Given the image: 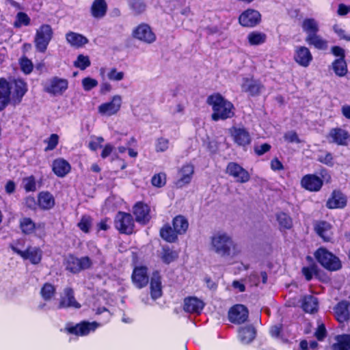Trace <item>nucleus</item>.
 Returning <instances> with one entry per match:
<instances>
[{
  "mask_svg": "<svg viewBox=\"0 0 350 350\" xmlns=\"http://www.w3.org/2000/svg\"><path fill=\"white\" fill-rule=\"evenodd\" d=\"M238 21L241 26L253 28L261 23L262 16L258 10L247 8L239 15Z\"/></svg>",
  "mask_w": 350,
  "mask_h": 350,
  "instance_id": "12",
  "label": "nucleus"
},
{
  "mask_svg": "<svg viewBox=\"0 0 350 350\" xmlns=\"http://www.w3.org/2000/svg\"><path fill=\"white\" fill-rule=\"evenodd\" d=\"M81 304L76 300L75 297V292L72 288L66 287L64 289L63 295L60 297L57 308H74L79 309L81 308Z\"/></svg>",
  "mask_w": 350,
  "mask_h": 350,
  "instance_id": "22",
  "label": "nucleus"
},
{
  "mask_svg": "<svg viewBox=\"0 0 350 350\" xmlns=\"http://www.w3.org/2000/svg\"><path fill=\"white\" fill-rule=\"evenodd\" d=\"M30 23L31 19L27 14L23 12H19L16 14L14 25L15 27H21L22 25L28 26L30 25Z\"/></svg>",
  "mask_w": 350,
  "mask_h": 350,
  "instance_id": "50",
  "label": "nucleus"
},
{
  "mask_svg": "<svg viewBox=\"0 0 350 350\" xmlns=\"http://www.w3.org/2000/svg\"><path fill=\"white\" fill-rule=\"evenodd\" d=\"M331 228V224L326 221H320L314 227L317 234L325 242H329L332 239Z\"/></svg>",
  "mask_w": 350,
  "mask_h": 350,
  "instance_id": "32",
  "label": "nucleus"
},
{
  "mask_svg": "<svg viewBox=\"0 0 350 350\" xmlns=\"http://www.w3.org/2000/svg\"><path fill=\"white\" fill-rule=\"evenodd\" d=\"M92 226V218L90 216L83 215L77 224L79 228L85 233H88Z\"/></svg>",
  "mask_w": 350,
  "mask_h": 350,
  "instance_id": "52",
  "label": "nucleus"
},
{
  "mask_svg": "<svg viewBox=\"0 0 350 350\" xmlns=\"http://www.w3.org/2000/svg\"><path fill=\"white\" fill-rule=\"evenodd\" d=\"M317 161L328 167H333L334 165L333 155L329 152H327L324 155H319Z\"/></svg>",
  "mask_w": 350,
  "mask_h": 350,
  "instance_id": "57",
  "label": "nucleus"
},
{
  "mask_svg": "<svg viewBox=\"0 0 350 350\" xmlns=\"http://www.w3.org/2000/svg\"><path fill=\"white\" fill-rule=\"evenodd\" d=\"M241 88L242 92L254 97L260 95L261 91L264 89V85L259 80L254 79L253 77H245L243 79Z\"/></svg>",
  "mask_w": 350,
  "mask_h": 350,
  "instance_id": "23",
  "label": "nucleus"
},
{
  "mask_svg": "<svg viewBox=\"0 0 350 350\" xmlns=\"http://www.w3.org/2000/svg\"><path fill=\"white\" fill-rule=\"evenodd\" d=\"M332 29L340 40H343L347 42L350 41V33H346L345 30L343 29L340 25H334Z\"/></svg>",
  "mask_w": 350,
  "mask_h": 350,
  "instance_id": "54",
  "label": "nucleus"
},
{
  "mask_svg": "<svg viewBox=\"0 0 350 350\" xmlns=\"http://www.w3.org/2000/svg\"><path fill=\"white\" fill-rule=\"evenodd\" d=\"M47 146L44 148V151L48 152L54 150L59 143V136L57 134H51L49 138L44 140Z\"/></svg>",
  "mask_w": 350,
  "mask_h": 350,
  "instance_id": "53",
  "label": "nucleus"
},
{
  "mask_svg": "<svg viewBox=\"0 0 350 350\" xmlns=\"http://www.w3.org/2000/svg\"><path fill=\"white\" fill-rule=\"evenodd\" d=\"M205 304L202 300L195 296H188L184 299L183 310L190 314H201Z\"/></svg>",
  "mask_w": 350,
  "mask_h": 350,
  "instance_id": "26",
  "label": "nucleus"
},
{
  "mask_svg": "<svg viewBox=\"0 0 350 350\" xmlns=\"http://www.w3.org/2000/svg\"><path fill=\"white\" fill-rule=\"evenodd\" d=\"M206 103L212 107L211 120L217 122L226 120L234 116V106L221 94L214 93L208 96Z\"/></svg>",
  "mask_w": 350,
  "mask_h": 350,
  "instance_id": "2",
  "label": "nucleus"
},
{
  "mask_svg": "<svg viewBox=\"0 0 350 350\" xmlns=\"http://www.w3.org/2000/svg\"><path fill=\"white\" fill-rule=\"evenodd\" d=\"M70 170V164L63 158L55 159L52 162V171L57 177H65Z\"/></svg>",
  "mask_w": 350,
  "mask_h": 350,
  "instance_id": "28",
  "label": "nucleus"
},
{
  "mask_svg": "<svg viewBox=\"0 0 350 350\" xmlns=\"http://www.w3.org/2000/svg\"><path fill=\"white\" fill-rule=\"evenodd\" d=\"M53 36V31L50 25L42 24L36 29L34 45L38 52L44 53Z\"/></svg>",
  "mask_w": 350,
  "mask_h": 350,
  "instance_id": "8",
  "label": "nucleus"
},
{
  "mask_svg": "<svg viewBox=\"0 0 350 350\" xmlns=\"http://www.w3.org/2000/svg\"><path fill=\"white\" fill-rule=\"evenodd\" d=\"M226 173L239 183H245L250 180L248 171L237 162H229L226 168Z\"/></svg>",
  "mask_w": 350,
  "mask_h": 350,
  "instance_id": "13",
  "label": "nucleus"
},
{
  "mask_svg": "<svg viewBox=\"0 0 350 350\" xmlns=\"http://www.w3.org/2000/svg\"><path fill=\"white\" fill-rule=\"evenodd\" d=\"M319 302L316 297L306 295L302 299L301 308L305 312L313 314L318 310Z\"/></svg>",
  "mask_w": 350,
  "mask_h": 350,
  "instance_id": "36",
  "label": "nucleus"
},
{
  "mask_svg": "<svg viewBox=\"0 0 350 350\" xmlns=\"http://www.w3.org/2000/svg\"><path fill=\"white\" fill-rule=\"evenodd\" d=\"M122 98L120 95L113 96L109 102L102 103L98 107V111L103 116H111L120 109Z\"/></svg>",
  "mask_w": 350,
  "mask_h": 350,
  "instance_id": "19",
  "label": "nucleus"
},
{
  "mask_svg": "<svg viewBox=\"0 0 350 350\" xmlns=\"http://www.w3.org/2000/svg\"><path fill=\"white\" fill-rule=\"evenodd\" d=\"M10 247L14 253L19 255L23 260H29L32 265H38L42 260V251L39 247L28 246L24 251L12 244L10 245Z\"/></svg>",
  "mask_w": 350,
  "mask_h": 350,
  "instance_id": "11",
  "label": "nucleus"
},
{
  "mask_svg": "<svg viewBox=\"0 0 350 350\" xmlns=\"http://www.w3.org/2000/svg\"><path fill=\"white\" fill-rule=\"evenodd\" d=\"M98 325L99 324L96 321H82L76 325L68 324L65 327V331L69 334L85 336H88L90 332H94Z\"/></svg>",
  "mask_w": 350,
  "mask_h": 350,
  "instance_id": "10",
  "label": "nucleus"
},
{
  "mask_svg": "<svg viewBox=\"0 0 350 350\" xmlns=\"http://www.w3.org/2000/svg\"><path fill=\"white\" fill-rule=\"evenodd\" d=\"M276 219L281 228L290 230L293 228V219L288 214L279 212L276 214Z\"/></svg>",
  "mask_w": 350,
  "mask_h": 350,
  "instance_id": "46",
  "label": "nucleus"
},
{
  "mask_svg": "<svg viewBox=\"0 0 350 350\" xmlns=\"http://www.w3.org/2000/svg\"><path fill=\"white\" fill-rule=\"evenodd\" d=\"M107 9L105 0H94L90 8V13L95 18H102L106 15Z\"/></svg>",
  "mask_w": 350,
  "mask_h": 350,
  "instance_id": "34",
  "label": "nucleus"
},
{
  "mask_svg": "<svg viewBox=\"0 0 350 350\" xmlns=\"http://www.w3.org/2000/svg\"><path fill=\"white\" fill-rule=\"evenodd\" d=\"M331 52L335 57H338V59L345 58V51L344 49L339 46H333L331 48Z\"/></svg>",
  "mask_w": 350,
  "mask_h": 350,
  "instance_id": "63",
  "label": "nucleus"
},
{
  "mask_svg": "<svg viewBox=\"0 0 350 350\" xmlns=\"http://www.w3.org/2000/svg\"><path fill=\"white\" fill-rule=\"evenodd\" d=\"M230 133L234 142L237 146L245 147L251 144L250 134L245 128L232 126L230 129Z\"/></svg>",
  "mask_w": 350,
  "mask_h": 350,
  "instance_id": "21",
  "label": "nucleus"
},
{
  "mask_svg": "<svg viewBox=\"0 0 350 350\" xmlns=\"http://www.w3.org/2000/svg\"><path fill=\"white\" fill-rule=\"evenodd\" d=\"M293 59L299 66L307 68L312 62L313 57L308 48L305 46H298L295 49Z\"/></svg>",
  "mask_w": 350,
  "mask_h": 350,
  "instance_id": "25",
  "label": "nucleus"
},
{
  "mask_svg": "<svg viewBox=\"0 0 350 350\" xmlns=\"http://www.w3.org/2000/svg\"><path fill=\"white\" fill-rule=\"evenodd\" d=\"M305 40L310 46H312L318 50L324 51L327 49V41L318 35V33L307 35Z\"/></svg>",
  "mask_w": 350,
  "mask_h": 350,
  "instance_id": "37",
  "label": "nucleus"
},
{
  "mask_svg": "<svg viewBox=\"0 0 350 350\" xmlns=\"http://www.w3.org/2000/svg\"><path fill=\"white\" fill-rule=\"evenodd\" d=\"M68 88V81L66 79L54 77L44 87V91L52 96L62 95Z\"/></svg>",
  "mask_w": 350,
  "mask_h": 350,
  "instance_id": "16",
  "label": "nucleus"
},
{
  "mask_svg": "<svg viewBox=\"0 0 350 350\" xmlns=\"http://www.w3.org/2000/svg\"><path fill=\"white\" fill-rule=\"evenodd\" d=\"M152 185L157 188L163 187L166 183V174L164 172L155 174L151 178Z\"/></svg>",
  "mask_w": 350,
  "mask_h": 350,
  "instance_id": "51",
  "label": "nucleus"
},
{
  "mask_svg": "<svg viewBox=\"0 0 350 350\" xmlns=\"http://www.w3.org/2000/svg\"><path fill=\"white\" fill-rule=\"evenodd\" d=\"M63 264L67 271L77 274L83 270L90 269L92 262L89 256L78 258L72 254H69L64 258Z\"/></svg>",
  "mask_w": 350,
  "mask_h": 350,
  "instance_id": "7",
  "label": "nucleus"
},
{
  "mask_svg": "<svg viewBox=\"0 0 350 350\" xmlns=\"http://www.w3.org/2000/svg\"><path fill=\"white\" fill-rule=\"evenodd\" d=\"M75 67L79 68L81 70H84L91 65V62L89 56L79 54L76 60L73 62Z\"/></svg>",
  "mask_w": 350,
  "mask_h": 350,
  "instance_id": "49",
  "label": "nucleus"
},
{
  "mask_svg": "<svg viewBox=\"0 0 350 350\" xmlns=\"http://www.w3.org/2000/svg\"><path fill=\"white\" fill-rule=\"evenodd\" d=\"M28 92V84L21 77H0V112L5 110L11 102L19 105Z\"/></svg>",
  "mask_w": 350,
  "mask_h": 350,
  "instance_id": "1",
  "label": "nucleus"
},
{
  "mask_svg": "<svg viewBox=\"0 0 350 350\" xmlns=\"http://www.w3.org/2000/svg\"><path fill=\"white\" fill-rule=\"evenodd\" d=\"M314 255L317 262L329 271H338L342 268L339 258L325 247L317 249Z\"/></svg>",
  "mask_w": 350,
  "mask_h": 350,
  "instance_id": "5",
  "label": "nucleus"
},
{
  "mask_svg": "<svg viewBox=\"0 0 350 350\" xmlns=\"http://www.w3.org/2000/svg\"><path fill=\"white\" fill-rule=\"evenodd\" d=\"M247 40L251 46L260 45L266 42L267 35L261 31H252L248 33Z\"/></svg>",
  "mask_w": 350,
  "mask_h": 350,
  "instance_id": "41",
  "label": "nucleus"
},
{
  "mask_svg": "<svg viewBox=\"0 0 350 350\" xmlns=\"http://www.w3.org/2000/svg\"><path fill=\"white\" fill-rule=\"evenodd\" d=\"M212 250L221 258H232L239 253L237 244L232 238L226 233H216L211 237Z\"/></svg>",
  "mask_w": 350,
  "mask_h": 350,
  "instance_id": "3",
  "label": "nucleus"
},
{
  "mask_svg": "<svg viewBox=\"0 0 350 350\" xmlns=\"http://www.w3.org/2000/svg\"><path fill=\"white\" fill-rule=\"evenodd\" d=\"M350 304L347 301H339L334 308L336 320L340 323H344L349 319L350 314L349 306Z\"/></svg>",
  "mask_w": 350,
  "mask_h": 350,
  "instance_id": "31",
  "label": "nucleus"
},
{
  "mask_svg": "<svg viewBox=\"0 0 350 350\" xmlns=\"http://www.w3.org/2000/svg\"><path fill=\"white\" fill-rule=\"evenodd\" d=\"M114 226L120 234L131 235L135 232V220L129 213L118 211L114 219Z\"/></svg>",
  "mask_w": 350,
  "mask_h": 350,
  "instance_id": "9",
  "label": "nucleus"
},
{
  "mask_svg": "<svg viewBox=\"0 0 350 350\" xmlns=\"http://www.w3.org/2000/svg\"><path fill=\"white\" fill-rule=\"evenodd\" d=\"M18 226L22 234L28 236L35 234L37 229L44 228V224H36L29 217H22L18 221Z\"/></svg>",
  "mask_w": 350,
  "mask_h": 350,
  "instance_id": "27",
  "label": "nucleus"
},
{
  "mask_svg": "<svg viewBox=\"0 0 350 350\" xmlns=\"http://www.w3.org/2000/svg\"><path fill=\"white\" fill-rule=\"evenodd\" d=\"M172 227L169 223L165 224L159 230V235L167 243H176L178 239V235L185 234L189 228L187 219L182 215L175 216L172 221Z\"/></svg>",
  "mask_w": 350,
  "mask_h": 350,
  "instance_id": "4",
  "label": "nucleus"
},
{
  "mask_svg": "<svg viewBox=\"0 0 350 350\" xmlns=\"http://www.w3.org/2000/svg\"><path fill=\"white\" fill-rule=\"evenodd\" d=\"M321 177L315 174H307L302 176L300 180L301 187L310 192H318L321 190L323 186V178L327 176V180L331 178V176L325 168L320 170Z\"/></svg>",
  "mask_w": 350,
  "mask_h": 350,
  "instance_id": "6",
  "label": "nucleus"
},
{
  "mask_svg": "<svg viewBox=\"0 0 350 350\" xmlns=\"http://www.w3.org/2000/svg\"><path fill=\"white\" fill-rule=\"evenodd\" d=\"M133 284L137 288H143L146 286L149 282L148 268L146 266L135 267L131 275Z\"/></svg>",
  "mask_w": 350,
  "mask_h": 350,
  "instance_id": "24",
  "label": "nucleus"
},
{
  "mask_svg": "<svg viewBox=\"0 0 350 350\" xmlns=\"http://www.w3.org/2000/svg\"><path fill=\"white\" fill-rule=\"evenodd\" d=\"M256 329L252 325L241 327L239 329V338L243 344H249L252 342L256 337Z\"/></svg>",
  "mask_w": 350,
  "mask_h": 350,
  "instance_id": "35",
  "label": "nucleus"
},
{
  "mask_svg": "<svg viewBox=\"0 0 350 350\" xmlns=\"http://www.w3.org/2000/svg\"><path fill=\"white\" fill-rule=\"evenodd\" d=\"M180 177L177 180L176 185L182 187L191 183L194 173V167L191 163L184 164L179 170Z\"/></svg>",
  "mask_w": 350,
  "mask_h": 350,
  "instance_id": "29",
  "label": "nucleus"
},
{
  "mask_svg": "<svg viewBox=\"0 0 350 350\" xmlns=\"http://www.w3.org/2000/svg\"><path fill=\"white\" fill-rule=\"evenodd\" d=\"M228 319L234 324H242L247 321L249 310L243 304H235L228 311Z\"/></svg>",
  "mask_w": 350,
  "mask_h": 350,
  "instance_id": "17",
  "label": "nucleus"
},
{
  "mask_svg": "<svg viewBox=\"0 0 350 350\" xmlns=\"http://www.w3.org/2000/svg\"><path fill=\"white\" fill-rule=\"evenodd\" d=\"M25 205L31 210H36L38 202H36V198L33 196H29L25 198Z\"/></svg>",
  "mask_w": 350,
  "mask_h": 350,
  "instance_id": "64",
  "label": "nucleus"
},
{
  "mask_svg": "<svg viewBox=\"0 0 350 350\" xmlns=\"http://www.w3.org/2000/svg\"><path fill=\"white\" fill-rule=\"evenodd\" d=\"M83 88L85 91H90L93 88H96L98 83V81L95 79L91 78L90 77H85L82 79L81 81Z\"/></svg>",
  "mask_w": 350,
  "mask_h": 350,
  "instance_id": "56",
  "label": "nucleus"
},
{
  "mask_svg": "<svg viewBox=\"0 0 350 350\" xmlns=\"http://www.w3.org/2000/svg\"><path fill=\"white\" fill-rule=\"evenodd\" d=\"M24 189L27 192L35 191L36 190V183L35 177L31 175L25 179Z\"/></svg>",
  "mask_w": 350,
  "mask_h": 350,
  "instance_id": "59",
  "label": "nucleus"
},
{
  "mask_svg": "<svg viewBox=\"0 0 350 350\" xmlns=\"http://www.w3.org/2000/svg\"><path fill=\"white\" fill-rule=\"evenodd\" d=\"M271 148V146L268 143H264L260 146H255L254 148V152L258 156H261L265 153L269 152Z\"/></svg>",
  "mask_w": 350,
  "mask_h": 350,
  "instance_id": "61",
  "label": "nucleus"
},
{
  "mask_svg": "<svg viewBox=\"0 0 350 350\" xmlns=\"http://www.w3.org/2000/svg\"><path fill=\"white\" fill-rule=\"evenodd\" d=\"M129 5L135 15L142 14L146 9V5L143 0H129Z\"/></svg>",
  "mask_w": 350,
  "mask_h": 350,
  "instance_id": "48",
  "label": "nucleus"
},
{
  "mask_svg": "<svg viewBox=\"0 0 350 350\" xmlns=\"http://www.w3.org/2000/svg\"><path fill=\"white\" fill-rule=\"evenodd\" d=\"M284 139L288 143L300 144L301 142L297 133L295 131L286 132L284 135Z\"/></svg>",
  "mask_w": 350,
  "mask_h": 350,
  "instance_id": "58",
  "label": "nucleus"
},
{
  "mask_svg": "<svg viewBox=\"0 0 350 350\" xmlns=\"http://www.w3.org/2000/svg\"><path fill=\"white\" fill-rule=\"evenodd\" d=\"M302 28L307 35L317 34L319 31L317 22L312 18H306L303 21Z\"/></svg>",
  "mask_w": 350,
  "mask_h": 350,
  "instance_id": "45",
  "label": "nucleus"
},
{
  "mask_svg": "<svg viewBox=\"0 0 350 350\" xmlns=\"http://www.w3.org/2000/svg\"><path fill=\"white\" fill-rule=\"evenodd\" d=\"M132 36L134 38L146 44H152L156 40V35L149 25L141 23L133 31Z\"/></svg>",
  "mask_w": 350,
  "mask_h": 350,
  "instance_id": "15",
  "label": "nucleus"
},
{
  "mask_svg": "<svg viewBox=\"0 0 350 350\" xmlns=\"http://www.w3.org/2000/svg\"><path fill=\"white\" fill-rule=\"evenodd\" d=\"M40 294L44 301H50L56 294V288L51 283L45 282L40 288Z\"/></svg>",
  "mask_w": 350,
  "mask_h": 350,
  "instance_id": "43",
  "label": "nucleus"
},
{
  "mask_svg": "<svg viewBox=\"0 0 350 350\" xmlns=\"http://www.w3.org/2000/svg\"><path fill=\"white\" fill-rule=\"evenodd\" d=\"M38 205L41 210L49 211L55 204L54 196L48 191H40L38 194Z\"/></svg>",
  "mask_w": 350,
  "mask_h": 350,
  "instance_id": "30",
  "label": "nucleus"
},
{
  "mask_svg": "<svg viewBox=\"0 0 350 350\" xmlns=\"http://www.w3.org/2000/svg\"><path fill=\"white\" fill-rule=\"evenodd\" d=\"M169 139L164 137H159L155 142V151L157 152H163L169 148Z\"/></svg>",
  "mask_w": 350,
  "mask_h": 350,
  "instance_id": "55",
  "label": "nucleus"
},
{
  "mask_svg": "<svg viewBox=\"0 0 350 350\" xmlns=\"http://www.w3.org/2000/svg\"><path fill=\"white\" fill-rule=\"evenodd\" d=\"M66 39L68 43L77 49L82 48L89 42V40L85 36L73 31L68 32L66 34Z\"/></svg>",
  "mask_w": 350,
  "mask_h": 350,
  "instance_id": "33",
  "label": "nucleus"
},
{
  "mask_svg": "<svg viewBox=\"0 0 350 350\" xmlns=\"http://www.w3.org/2000/svg\"><path fill=\"white\" fill-rule=\"evenodd\" d=\"M124 73L122 71L118 72L116 68H111L107 74V77L111 81H121L124 79Z\"/></svg>",
  "mask_w": 350,
  "mask_h": 350,
  "instance_id": "60",
  "label": "nucleus"
},
{
  "mask_svg": "<svg viewBox=\"0 0 350 350\" xmlns=\"http://www.w3.org/2000/svg\"><path fill=\"white\" fill-rule=\"evenodd\" d=\"M332 66L334 73L337 76L342 77L347 75L348 69L345 58L334 59Z\"/></svg>",
  "mask_w": 350,
  "mask_h": 350,
  "instance_id": "44",
  "label": "nucleus"
},
{
  "mask_svg": "<svg viewBox=\"0 0 350 350\" xmlns=\"http://www.w3.org/2000/svg\"><path fill=\"white\" fill-rule=\"evenodd\" d=\"M336 342L331 346V350H350V334H343L336 336Z\"/></svg>",
  "mask_w": 350,
  "mask_h": 350,
  "instance_id": "40",
  "label": "nucleus"
},
{
  "mask_svg": "<svg viewBox=\"0 0 350 350\" xmlns=\"http://www.w3.org/2000/svg\"><path fill=\"white\" fill-rule=\"evenodd\" d=\"M150 295L153 299H157L162 295L161 277L154 274L150 282Z\"/></svg>",
  "mask_w": 350,
  "mask_h": 350,
  "instance_id": "38",
  "label": "nucleus"
},
{
  "mask_svg": "<svg viewBox=\"0 0 350 350\" xmlns=\"http://www.w3.org/2000/svg\"><path fill=\"white\" fill-rule=\"evenodd\" d=\"M327 138L330 143L337 146H346L350 140V133L340 127H335L329 130Z\"/></svg>",
  "mask_w": 350,
  "mask_h": 350,
  "instance_id": "18",
  "label": "nucleus"
},
{
  "mask_svg": "<svg viewBox=\"0 0 350 350\" xmlns=\"http://www.w3.org/2000/svg\"><path fill=\"white\" fill-rule=\"evenodd\" d=\"M314 336L319 341L323 340L324 338L326 337L327 330L323 323L319 325L318 328L317 329L314 333Z\"/></svg>",
  "mask_w": 350,
  "mask_h": 350,
  "instance_id": "62",
  "label": "nucleus"
},
{
  "mask_svg": "<svg viewBox=\"0 0 350 350\" xmlns=\"http://www.w3.org/2000/svg\"><path fill=\"white\" fill-rule=\"evenodd\" d=\"M150 207L142 201L137 202L133 206L135 220L142 226L147 225L151 220Z\"/></svg>",
  "mask_w": 350,
  "mask_h": 350,
  "instance_id": "14",
  "label": "nucleus"
},
{
  "mask_svg": "<svg viewBox=\"0 0 350 350\" xmlns=\"http://www.w3.org/2000/svg\"><path fill=\"white\" fill-rule=\"evenodd\" d=\"M347 204V196L339 189H334L326 201L328 209H342Z\"/></svg>",
  "mask_w": 350,
  "mask_h": 350,
  "instance_id": "20",
  "label": "nucleus"
},
{
  "mask_svg": "<svg viewBox=\"0 0 350 350\" xmlns=\"http://www.w3.org/2000/svg\"><path fill=\"white\" fill-rule=\"evenodd\" d=\"M306 259L310 262V265L304 266L301 268V273L304 276L306 281H310L313 275H317L319 273V267L316 262L313 261L311 256H307Z\"/></svg>",
  "mask_w": 350,
  "mask_h": 350,
  "instance_id": "39",
  "label": "nucleus"
},
{
  "mask_svg": "<svg viewBox=\"0 0 350 350\" xmlns=\"http://www.w3.org/2000/svg\"><path fill=\"white\" fill-rule=\"evenodd\" d=\"M18 64H19L21 70L25 75H29L33 71V62L30 59H29L25 55H23L18 59Z\"/></svg>",
  "mask_w": 350,
  "mask_h": 350,
  "instance_id": "47",
  "label": "nucleus"
},
{
  "mask_svg": "<svg viewBox=\"0 0 350 350\" xmlns=\"http://www.w3.org/2000/svg\"><path fill=\"white\" fill-rule=\"evenodd\" d=\"M178 258V253L176 250H172L169 246H163L161 252V260L165 264L169 265L175 261Z\"/></svg>",
  "mask_w": 350,
  "mask_h": 350,
  "instance_id": "42",
  "label": "nucleus"
}]
</instances>
